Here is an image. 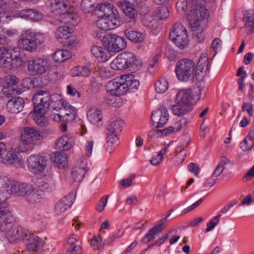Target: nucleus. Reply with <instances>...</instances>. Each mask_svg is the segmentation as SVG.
<instances>
[{
    "instance_id": "10",
    "label": "nucleus",
    "mask_w": 254,
    "mask_h": 254,
    "mask_svg": "<svg viewBox=\"0 0 254 254\" xmlns=\"http://www.w3.org/2000/svg\"><path fill=\"white\" fill-rule=\"evenodd\" d=\"M12 192V185L6 177H0V206L7 207L8 203L6 201L10 193Z\"/></svg>"
},
{
    "instance_id": "41",
    "label": "nucleus",
    "mask_w": 254,
    "mask_h": 254,
    "mask_svg": "<svg viewBox=\"0 0 254 254\" xmlns=\"http://www.w3.org/2000/svg\"><path fill=\"white\" fill-rule=\"evenodd\" d=\"M112 6L113 5L107 2L101 3L96 5V10L103 13L102 14L100 15L101 16H104L106 17H108L111 13L110 12L111 10H112Z\"/></svg>"
},
{
    "instance_id": "26",
    "label": "nucleus",
    "mask_w": 254,
    "mask_h": 254,
    "mask_svg": "<svg viewBox=\"0 0 254 254\" xmlns=\"http://www.w3.org/2000/svg\"><path fill=\"white\" fill-rule=\"evenodd\" d=\"M51 161L60 169L64 168L66 165V155L60 152H53L51 156Z\"/></svg>"
},
{
    "instance_id": "57",
    "label": "nucleus",
    "mask_w": 254,
    "mask_h": 254,
    "mask_svg": "<svg viewBox=\"0 0 254 254\" xmlns=\"http://www.w3.org/2000/svg\"><path fill=\"white\" fill-rule=\"evenodd\" d=\"M74 107L68 105L67 104V107H66V111H63L62 114L63 115V118H65L67 117H68L69 116H72V118L73 119L74 117Z\"/></svg>"
},
{
    "instance_id": "45",
    "label": "nucleus",
    "mask_w": 254,
    "mask_h": 254,
    "mask_svg": "<svg viewBox=\"0 0 254 254\" xmlns=\"http://www.w3.org/2000/svg\"><path fill=\"white\" fill-rule=\"evenodd\" d=\"M169 87L168 82L165 78L159 79L155 84V90L158 93H163L166 91Z\"/></svg>"
},
{
    "instance_id": "40",
    "label": "nucleus",
    "mask_w": 254,
    "mask_h": 254,
    "mask_svg": "<svg viewBox=\"0 0 254 254\" xmlns=\"http://www.w3.org/2000/svg\"><path fill=\"white\" fill-rule=\"evenodd\" d=\"M53 103L52 108L54 110L57 111L59 110L66 111L67 104L62 98H61L60 95L56 99L52 100Z\"/></svg>"
},
{
    "instance_id": "50",
    "label": "nucleus",
    "mask_w": 254,
    "mask_h": 254,
    "mask_svg": "<svg viewBox=\"0 0 254 254\" xmlns=\"http://www.w3.org/2000/svg\"><path fill=\"white\" fill-rule=\"evenodd\" d=\"M144 26L151 29H155L157 28V24L156 20L152 17H145L143 20Z\"/></svg>"
},
{
    "instance_id": "46",
    "label": "nucleus",
    "mask_w": 254,
    "mask_h": 254,
    "mask_svg": "<svg viewBox=\"0 0 254 254\" xmlns=\"http://www.w3.org/2000/svg\"><path fill=\"white\" fill-rule=\"evenodd\" d=\"M38 186L43 190H51L52 188V180L50 177L40 178L36 182Z\"/></svg>"
},
{
    "instance_id": "51",
    "label": "nucleus",
    "mask_w": 254,
    "mask_h": 254,
    "mask_svg": "<svg viewBox=\"0 0 254 254\" xmlns=\"http://www.w3.org/2000/svg\"><path fill=\"white\" fill-rule=\"evenodd\" d=\"M109 197V195H104L100 199L96 207V208L98 211L101 212L104 210L105 207L107 204Z\"/></svg>"
},
{
    "instance_id": "2",
    "label": "nucleus",
    "mask_w": 254,
    "mask_h": 254,
    "mask_svg": "<svg viewBox=\"0 0 254 254\" xmlns=\"http://www.w3.org/2000/svg\"><path fill=\"white\" fill-rule=\"evenodd\" d=\"M192 100V92L190 89H182L177 93L176 104L172 107L174 114L183 116L190 110V104Z\"/></svg>"
},
{
    "instance_id": "9",
    "label": "nucleus",
    "mask_w": 254,
    "mask_h": 254,
    "mask_svg": "<svg viewBox=\"0 0 254 254\" xmlns=\"http://www.w3.org/2000/svg\"><path fill=\"white\" fill-rule=\"evenodd\" d=\"M102 37L104 46L109 52H119L127 47L125 39L118 35L109 34Z\"/></svg>"
},
{
    "instance_id": "15",
    "label": "nucleus",
    "mask_w": 254,
    "mask_h": 254,
    "mask_svg": "<svg viewBox=\"0 0 254 254\" xmlns=\"http://www.w3.org/2000/svg\"><path fill=\"white\" fill-rule=\"evenodd\" d=\"M169 118L167 109L164 107H160L157 111H154L151 114V120L156 123V127H160L165 125Z\"/></svg>"
},
{
    "instance_id": "34",
    "label": "nucleus",
    "mask_w": 254,
    "mask_h": 254,
    "mask_svg": "<svg viewBox=\"0 0 254 254\" xmlns=\"http://www.w3.org/2000/svg\"><path fill=\"white\" fill-rule=\"evenodd\" d=\"M87 117L89 121L93 124H97L103 118L101 111L96 108L90 109L87 113Z\"/></svg>"
},
{
    "instance_id": "32",
    "label": "nucleus",
    "mask_w": 254,
    "mask_h": 254,
    "mask_svg": "<svg viewBox=\"0 0 254 254\" xmlns=\"http://www.w3.org/2000/svg\"><path fill=\"white\" fill-rule=\"evenodd\" d=\"M85 166L86 163H85L83 167H76L73 170L71 177L73 181L80 182L83 180L87 171Z\"/></svg>"
},
{
    "instance_id": "28",
    "label": "nucleus",
    "mask_w": 254,
    "mask_h": 254,
    "mask_svg": "<svg viewBox=\"0 0 254 254\" xmlns=\"http://www.w3.org/2000/svg\"><path fill=\"white\" fill-rule=\"evenodd\" d=\"M44 198V192L43 190L33 188L32 191L28 195L26 200L30 203L41 202Z\"/></svg>"
},
{
    "instance_id": "3",
    "label": "nucleus",
    "mask_w": 254,
    "mask_h": 254,
    "mask_svg": "<svg viewBox=\"0 0 254 254\" xmlns=\"http://www.w3.org/2000/svg\"><path fill=\"white\" fill-rule=\"evenodd\" d=\"M58 97L59 94L51 95L48 91H38L32 98L35 113L45 114L47 112L52 100L56 99Z\"/></svg>"
},
{
    "instance_id": "11",
    "label": "nucleus",
    "mask_w": 254,
    "mask_h": 254,
    "mask_svg": "<svg viewBox=\"0 0 254 254\" xmlns=\"http://www.w3.org/2000/svg\"><path fill=\"white\" fill-rule=\"evenodd\" d=\"M28 70L33 75L42 74L46 72L49 67V64L47 59L37 58L28 60Z\"/></svg>"
},
{
    "instance_id": "23",
    "label": "nucleus",
    "mask_w": 254,
    "mask_h": 254,
    "mask_svg": "<svg viewBox=\"0 0 254 254\" xmlns=\"http://www.w3.org/2000/svg\"><path fill=\"white\" fill-rule=\"evenodd\" d=\"M108 91L115 96H120L125 94L123 82L116 81V79L109 81L107 85Z\"/></svg>"
},
{
    "instance_id": "30",
    "label": "nucleus",
    "mask_w": 254,
    "mask_h": 254,
    "mask_svg": "<svg viewBox=\"0 0 254 254\" xmlns=\"http://www.w3.org/2000/svg\"><path fill=\"white\" fill-rule=\"evenodd\" d=\"M100 18L96 21L97 27L102 30L107 31L113 28V23L108 17L100 15Z\"/></svg>"
},
{
    "instance_id": "54",
    "label": "nucleus",
    "mask_w": 254,
    "mask_h": 254,
    "mask_svg": "<svg viewBox=\"0 0 254 254\" xmlns=\"http://www.w3.org/2000/svg\"><path fill=\"white\" fill-rule=\"evenodd\" d=\"M178 11L183 14L187 9V2L186 0H179L176 4Z\"/></svg>"
},
{
    "instance_id": "22",
    "label": "nucleus",
    "mask_w": 254,
    "mask_h": 254,
    "mask_svg": "<svg viewBox=\"0 0 254 254\" xmlns=\"http://www.w3.org/2000/svg\"><path fill=\"white\" fill-rule=\"evenodd\" d=\"M33 188L30 184L16 183L12 185V192L18 196H24L26 199Z\"/></svg>"
},
{
    "instance_id": "24",
    "label": "nucleus",
    "mask_w": 254,
    "mask_h": 254,
    "mask_svg": "<svg viewBox=\"0 0 254 254\" xmlns=\"http://www.w3.org/2000/svg\"><path fill=\"white\" fill-rule=\"evenodd\" d=\"M124 77L125 79V82H123L124 87L125 89V93L127 91L129 92H134V90L138 88L139 82L135 78V76L134 75H124Z\"/></svg>"
},
{
    "instance_id": "48",
    "label": "nucleus",
    "mask_w": 254,
    "mask_h": 254,
    "mask_svg": "<svg viewBox=\"0 0 254 254\" xmlns=\"http://www.w3.org/2000/svg\"><path fill=\"white\" fill-rule=\"evenodd\" d=\"M174 130V127L172 126L163 129H153L149 132V135H152L154 134H157L158 135H159V134L161 133L163 135H166L168 133L172 132Z\"/></svg>"
},
{
    "instance_id": "19",
    "label": "nucleus",
    "mask_w": 254,
    "mask_h": 254,
    "mask_svg": "<svg viewBox=\"0 0 254 254\" xmlns=\"http://www.w3.org/2000/svg\"><path fill=\"white\" fill-rule=\"evenodd\" d=\"M51 6L56 15L65 14L69 10V2L66 0H51Z\"/></svg>"
},
{
    "instance_id": "35",
    "label": "nucleus",
    "mask_w": 254,
    "mask_h": 254,
    "mask_svg": "<svg viewBox=\"0 0 254 254\" xmlns=\"http://www.w3.org/2000/svg\"><path fill=\"white\" fill-rule=\"evenodd\" d=\"M125 54L119 55L112 63V67L115 69L124 70L127 68L125 58Z\"/></svg>"
},
{
    "instance_id": "62",
    "label": "nucleus",
    "mask_w": 254,
    "mask_h": 254,
    "mask_svg": "<svg viewBox=\"0 0 254 254\" xmlns=\"http://www.w3.org/2000/svg\"><path fill=\"white\" fill-rule=\"evenodd\" d=\"M224 168H224L223 165L221 163H220L217 166L216 168H215V169L213 173V176L217 177L220 176L221 174V173L223 172Z\"/></svg>"
},
{
    "instance_id": "4",
    "label": "nucleus",
    "mask_w": 254,
    "mask_h": 254,
    "mask_svg": "<svg viewBox=\"0 0 254 254\" xmlns=\"http://www.w3.org/2000/svg\"><path fill=\"white\" fill-rule=\"evenodd\" d=\"M175 71L180 81L192 80L195 74V64L190 59H183L177 63Z\"/></svg>"
},
{
    "instance_id": "49",
    "label": "nucleus",
    "mask_w": 254,
    "mask_h": 254,
    "mask_svg": "<svg viewBox=\"0 0 254 254\" xmlns=\"http://www.w3.org/2000/svg\"><path fill=\"white\" fill-rule=\"evenodd\" d=\"M37 115L34 118L35 122L40 127H45L49 124L48 120L44 117L45 114L37 113Z\"/></svg>"
},
{
    "instance_id": "21",
    "label": "nucleus",
    "mask_w": 254,
    "mask_h": 254,
    "mask_svg": "<svg viewBox=\"0 0 254 254\" xmlns=\"http://www.w3.org/2000/svg\"><path fill=\"white\" fill-rule=\"evenodd\" d=\"M24 234L23 228L20 226H16L9 229L6 233L4 235L5 238L10 243H16L20 241Z\"/></svg>"
},
{
    "instance_id": "14",
    "label": "nucleus",
    "mask_w": 254,
    "mask_h": 254,
    "mask_svg": "<svg viewBox=\"0 0 254 254\" xmlns=\"http://www.w3.org/2000/svg\"><path fill=\"white\" fill-rule=\"evenodd\" d=\"M117 5L123 11L124 13L130 19L128 21L129 25H134L136 22L135 18L137 15V12L133 6L132 3L120 1L117 2Z\"/></svg>"
},
{
    "instance_id": "5",
    "label": "nucleus",
    "mask_w": 254,
    "mask_h": 254,
    "mask_svg": "<svg viewBox=\"0 0 254 254\" xmlns=\"http://www.w3.org/2000/svg\"><path fill=\"white\" fill-rule=\"evenodd\" d=\"M25 38L19 40L18 42L21 49L27 51L32 52L35 51L38 45H40L44 41L43 34L35 33L30 30L25 31Z\"/></svg>"
},
{
    "instance_id": "39",
    "label": "nucleus",
    "mask_w": 254,
    "mask_h": 254,
    "mask_svg": "<svg viewBox=\"0 0 254 254\" xmlns=\"http://www.w3.org/2000/svg\"><path fill=\"white\" fill-rule=\"evenodd\" d=\"M10 219H8L5 218L3 216H1L0 218V232L4 233V235L6 233V232L11 228L12 226V221L13 218L10 213Z\"/></svg>"
},
{
    "instance_id": "29",
    "label": "nucleus",
    "mask_w": 254,
    "mask_h": 254,
    "mask_svg": "<svg viewBox=\"0 0 254 254\" xmlns=\"http://www.w3.org/2000/svg\"><path fill=\"white\" fill-rule=\"evenodd\" d=\"M123 54H125L124 58L127 66V68H132L135 69L140 64L139 61L137 60L136 57L131 52H124Z\"/></svg>"
},
{
    "instance_id": "1",
    "label": "nucleus",
    "mask_w": 254,
    "mask_h": 254,
    "mask_svg": "<svg viewBox=\"0 0 254 254\" xmlns=\"http://www.w3.org/2000/svg\"><path fill=\"white\" fill-rule=\"evenodd\" d=\"M13 49L4 46L0 47V66L6 70L23 66L27 62V58L22 54L12 57Z\"/></svg>"
},
{
    "instance_id": "38",
    "label": "nucleus",
    "mask_w": 254,
    "mask_h": 254,
    "mask_svg": "<svg viewBox=\"0 0 254 254\" xmlns=\"http://www.w3.org/2000/svg\"><path fill=\"white\" fill-rule=\"evenodd\" d=\"M204 19L199 18V24L195 27H192L190 24L193 33L192 34L193 39L198 43H202L204 40V35L202 33V29L200 28V22Z\"/></svg>"
},
{
    "instance_id": "56",
    "label": "nucleus",
    "mask_w": 254,
    "mask_h": 254,
    "mask_svg": "<svg viewBox=\"0 0 254 254\" xmlns=\"http://www.w3.org/2000/svg\"><path fill=\"white\" fill-rule=\"evenodd\" d=\"M242 110L243 111H247L250 117L253 114V105L250 103H244L242 106Z\"/></svg>"
},
{
    "instance_id": "25",
    "label": "nucleus",
    "mask_w": 254,
    "mask_h": 254,
    "mask_svg": "<svg viewBox=\"0 0 254 254\" xmlns=\"http://www.w3.org/2000/svg\"><path fill=\"white\" fill-rule=\"evenodd\" d=\"M19 81V79L15 76H12L10 77L7 84L9 85L8 87L4 90L2 94L5 95L9 94L11 96L18 95L22 92V90L17 88L16 84Z\"/></svg>"
},
{
    "instance_id": "53",
    "label": "nucleus",
    "mask_w": 254,
    "mask_h": 254,
    "mask_svg": "<svg viewBox=\"0 0 254 254\" xmlns=\"http://www.w3.org/2000/svg\"><path fill=\"white\" fill-rule=\"evenodd\" d=\"M43 15L41 12L38 11L35 9H32L30 14L29 15L28 19H30L34 21H38L41 20Z\"/></svg>"
},
{
    "instance_id": "27",
    "label": "nucleus",
    "mask_w": 254,
    "mask_h": 254,
    "mask_svg": "<svg viewBox=\"0 0 254 254\" xmlns=\"http://www.w3.org/2000/svg\"><path fill=\"white\" fill-rule=\"evenodd\" d=\"M91 52L95 57L100 58L102 62H106L110 57L109 51L101 47L94 46L91 49Z\"/></svg>"
},
{
    "instance_id": "17",
    "label": "nucleus",
    "mask_w": 254,
    "mask_h": 254,
    "mask_svg": "<svg viewBox=\"0 0 254 254\" xmlns=\"http://www.w3.org/2000/svg\"><path fill=\"white\" fill-rule=\"evenodd\" d=\"M209 70L208 58L206 54L200 56L195 66V76L197 79H201Z\"/></svg>"
},
{
    "instance_id": "58",
    "label": "nucleus",
    "mask_w": 254,
    "mask_h": 254,
    "mask_svg": "<svg viewBox=\"0 0 254 254\" xmlns=\"http://www.w3.org/2000/svg\"><path fill=\"white\" fill-rule=\"evenodd\" d=\"M93 144L94 141L93 140H88L86 142L85 147V154L86 156L89 157L91 155Z\"/></svg>"
},
{
    "instance_id": "42",
    "label": "nucleus",
    "mask_w": 254,
    "mask_h": 254,
    "mask_svg": "<svg viewBox=\"0 0 254 254\" xmlns=\"http://www.w3.org/2000/svg\"><path fill=\"white\" fill-rule=\"evenodd\" d=\"M96 0H82L81 3V7L82 10L86 13L92 12L96 10L95 2Z\"/></svg>"
},
{
    "instance_id": "18",
    "label": "nucleus",
    "mask_w": 254,
    "mask_h": 254,
    "mask_svg": "<svg viewBox=\"0 0 254 254\" xmlns=\"http://www.w3.org/2000/svg\"><path fill=\"white\" fill-rule=\"evenodd\" d=\"M74 194L69 193L62 198L58 202L55 207V211L57 214L60 215L64 212L73 203Z\"/></svg>"
},
{
    "instance_id": "20",
    "label": "nucleus",
    "mask_w": 254,
    "mask_h": 254,
    "mask_svg": "<svg viewBox=\"0 0 254 254\" xmlns=\"http://www.w3.org/2000/svg\"><path fill=\"white\" fill-rule=\"evenodd\" d=\"M24 101L20 97L12 98L9 100L6 104V109L11 113H18L22 110L24 106Z\"/></svg>"
},
{
    "instance_id": "63",
    "label": "nucleus",
    "mask_w": 254,
    "mask_h": 254,
    "mask_svg": "<svg viewBox=\"0 0 254 254\" xmlns=\"http://www.w3.org/2000/svg\"><path fill=\"white\" fill-rule=\"evenodd\" d=\"M111 13L110 14V15H109L108 18H109L112 21L113 19H117L119 17V14L117 10L115 8H114V6H112V10H111Z\"/></svg>"
},
{
    "instance_id": "12",
    "label": "nucleus",
    "mask_w": 254,
    "mask_h": 254,
    "mask_svg": "<svg viewBox=\"0 0 254 254\" xmlns=\"http://www.w3.org/2000/svg\"><path fill=\"white\" fill-rule=\"evenodd\" d=\"M0 162L15 166L20 165V159L12 150H7L6 145L0 142Z\"/></svg>"
},
{
    "instance_id": "36",
    "label": "nucleus",
    "mask_w": 254,
    "mask_h": 254,
    "mask_svg": "<svg viewBox=\"0 0 254 254\" xmlns=\"http://www.w3.org/2000/svg\"><path fill=\"white\" fill-rule=\"evenodd\" d=\"M71 57L70 52L67 50H61L56 51L53 56V59L56 63H63Z\"/></svg>"
},
{
    "instance_id": "59",
    "label": "nucleus",
    "mask_w": 254,
    "mask_h": 254,
    "mask_svg": "<svg viewBox=\"0 0 254 254\" xmlns=\"http://www.w3.org/2000/svg\"><path fill=\"white\" fill-rule=\"evenodd\" d=\"M31 11H32V8L23 9L18 12V15L20 17L28 19Z\"/></svg>"
},
{
    "instance_id": "31",
    "label": "nucleus",
    "mask_w": 254,
    "mask_h": 254,
    "mask_svg": "<svg viewBox=\"0 0 254 254\" xmlns=\"http://www.w3.org/2000/svg\"><path fill=\"white\" fill-rule=\"evenodd\" d=\"M125 34L129 40L134 43H140L143 41L144 39L141 33L130 29L126 30Z\"/></svg>"
},
{
    "instance_id": "64",
    "label": "nucleus",
    "mask_w": 254,
    "mask_h": 254,
    "mask_svg": "<svg viewBox=\"0 0 254 254\" xmlns=\"http://www.w3.org/2000/svg\"><path fill=\"white\" fill-rule=\"evenodd\" d=\"M221 40L219 38H215L212 43L211 48L214 50L215 53H216L218 48L221 46Z\"/></svg>"
},
{
    "instance_id": "55",
    "label": "nucleus",
    "mask_w": 254,
    "mask_h": 254,
    "mask_svg": "<svg viewBox=\"0 0 254 254\" xmlns=\"http://www.w3.org/2000/svg\"><path fill=\"white\" fill-rule=\"evenodd\" d=\"M23 232L24 234L22 235L21 239L20 241H22L23 243L27 244L30 243L33 238L34 236L28 232V231L23 228Z\"/></svg>"
},
{
    "instance_id": "13",
    "label": "nucleus",
    "mask_w": 254,
    "mask_h": 254,
    "mask_svg": "<svg viewBox=\"0 0 254 254\" xmlns=\"http://www.w3.org/2000/svg\"><path fill=\"white\" fill-rule=\"evenodd\" d=\"M27 160L28 168L35 174L43 171L47 164L45 158L37 154L31 155Z\"/></svg>"
},
{
    "instance_id": "47",
    "label": "nucleus",
    "mask_w": 254,
    "mask_h": 254,
    "mask_svg": "<svg viewBox=\"0 0 254 254\" xmlns=\"http://www.w3.org/2000/svg\"><path fill=\"white\" fill-rule=\"evenodd\" d=\"M124 123V122L122 120L114 121L108 126L107 129L108 130L118 133L122 130Z\"/></svg>"
},
{
    "instance_id": "37",
    "label": "nucleus",
    "mask_w": 254,
    "mask_h": 254,
    "mask_svg": "<svg viewBox=\"0 0 254 254\" xmlns=\"http://www.w3.org/2000/svg\"><path fill=\"white\" fill-rule=\"evenodd\" d=\"M253 131L250 130L243 141L241 143V148L245 151L250 150L254 144V140L252 136Z\"/></svg>"
},
{
    "instance_id": "44",
    "label": "nucleus",
    "mask_w": 254,
    "mask_h": 254,
    "mask_svg": "<svg viewBox=\"0 0 254 254\" xmlns=\"http://www.w3.org/2000/svg\"><path fill=\"white\" fill-rule=\"evenodd\" d=\"M167 222V217L161 219L159 223V224L157 225L152 229H151L148 232L152 236L155 238L156 235H159L164 228V224Z\"/></svg>"
},
{
    "instance_id": "33",
    "label": "nucleus",
    "mask_w": 254,
    "mask_h": 254,
    "mask_svg": "<svg viewBox=\"0 0 254 254\" xmlns=\"http://www.w3.org/2000/svg\"><path fill=\"white\" fill-rule=\"evenodd\" d=\"M56 146L60 150H68L72 147L73 142L66 136H62L57 140Z\"/></svg>"
},
{
    "instance_id": "43",
    "label": "nucleus",
    "mask_w": 254,
    "mask_h": 254,
    "mask_svg": "<svg viewBox=\"0 0 254 254\" xmlns=\"http://www.w3.org/2000/svg\"><path fill=\"white\" fill-rule=\"evenodd\" d=\"M168 8L165 5L158 6L154 11V16L160 20L165 19L169 16Z\"/></svg>"
},
{
    "instance_id": "52",
    "label": "nucleus",
    "mask_w": 254,
    "mask_h": 254,
    "mask_svg": "<svg viewBox=\"0 0 254 254\" xmlns=\"http://www.w3.org/2000/svg\"><path fill=\"white\" fill-rule=\"evenodd\" d=\"M118 133L111 131V130H108L107 132V143L108 144H113L117 143L119 140V137H118Z\"/></svg>"
},
{
    "instance_id": "16",
    "label": "nucleus",
    "mask_w": 254,
    "mask_h": 254,
    "mask_svg": "<svg viewBox=\"0 0 254 254\" xmlns=\"http://www.w3.org/2000/svg\"><path fill=\"white\" fill-rule=\"evenodd\" d=\"M56 37L61 43L64 42L69 46H71L74 42V39H72L71 32L70 28L68 26H61L59 27L56 31Z\"/></svg>"
},
{
    "instance_id": "60",
    "label": "nucleus",
    "mask_w": 254,
    "mask_h": 254,
    "mask_svg": "<svg viewBox=\"0 0 254 254\" xmlns=\"http://www.w3.org/2000/svg\"><path fill=\"white\" fill-rule=\"evenodd\" d=\"M71 249L68 250L69 254H81L82 253L81 247L80 245H75L70 247Z\"/></svg>"
},
{
    "instance_id": "8",
    "label": "nucleus",
    "mask_w": 254,
    "mask_h": 254,
    "mask_svg": "<svg viewBox=\"0 0 254 254\" xmlns=\"http://www.w3.org/2000/svg\"><path fill=\"white\" fill-rule=\"evenodd\" d=\"M172 42L180 49L183 50L188 46L189 40L185 27L180 23H175L170 33Z\"/></svg>"
},
{
    "instance_id": "6",
    "label": "nucleus",
    "mask_w": 254,
    "mask_h": 254,
    "mask_svg": "<svg viewBox=\"0 0 254 254\" xmlns=\"http://www.w3.org/2000/svg\"><path fill=\"white\" fill-rule=\"evenodd\" d=\"M201 0H188L192 3V9L188 15L189 24L195 27L199 24V18L205 19L209 14L205 6L200 2Z\"/></svg>"
},
{
    "instance_id": "61",
    "label": "nucleus",
    "mask_w": 254,
    "mask_h": 254,
    "mask_svg": "<svg viewBox=\"0 0 254 254\" xmlns=\"http://www.w3.org/2000/svg\"><path fill=\"white\" fill-rule=\"evenodd\" d=\"M188 168L190 172L193 173L195 175H197L198 174L199 167L197 164L191 163L189 164Z\"/></svg>"
},
{
    "instance_id": "7",
    "label": "nucleus",
    "mask_w": 254,
    "mask_h": 254,
    "mask_svg": "<svg viewBox=\"0 0 254 254\" xmlns=\"http://www.w3.org/2000/svg\"><path fill=\"white\" fill-rule=\"evenodd\" d=\"M43 138L40 131L35 127H25L21 131L20 141L26 149L32 148V146Z\"/></svg>"
}]
</instances>
